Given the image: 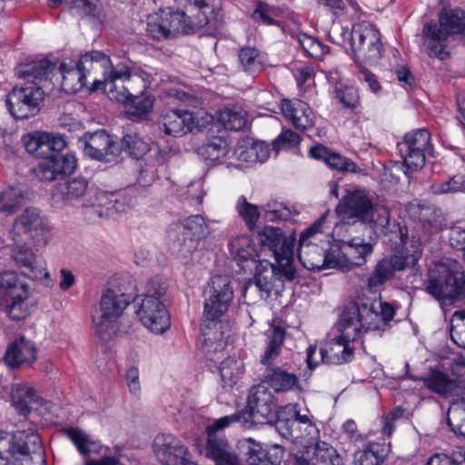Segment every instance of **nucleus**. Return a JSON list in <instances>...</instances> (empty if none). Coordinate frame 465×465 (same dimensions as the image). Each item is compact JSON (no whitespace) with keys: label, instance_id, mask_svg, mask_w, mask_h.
Returning <instances> with one entry per match:
<instances>
[{"label":"nucleus","instance_id":"1","mask_svg":"<svg viewBox=\"0 0 465 465\" xmlns=\"http://www.w3.org/2000/svg\"><path fill=\"white\" fill-rule=\"evenodd\" d=\"M418 227L424 232V236L413 235L409 246L408 228L405 225L398 224L400 246L392 254L383 257L376 263L366 282L370 292H381L385 283L394 278L397 272L413 268L417 264L422 255V241L439 229L437 212L430 207H421Z\"/></svg>","mask_w":465,"mask_h":465},{"label":"nucleus","instance_id":"2","mask_svg":"<svg viewBox=\"0 0 465 465\" xmlns=\"http://www.w3.org/2000/svg\"><path fill=\"white\" fill-rule=\"evenodd\" d=\"M153 77L134 61L125 59L112 64L103 81H94V89H104L111 100L118 103L131 102L128 114L133 120H141L153 106V98L145 94Z\"/></svg>","mask_w":465,"mask_h":465},{"label":"nucleus","instance_id":"3","mask_svg":"<svg viewBox=\"0 0 465 465\" xmlns=\"http://www.w3.org/2000/svg\"><path fill=\"white\" fill-rule=\"evenodd\" d=\"M233 297L234 290L227 276L215 275L211 278L201 324V332L206 343L208 341H222L224 323L221 319L229 310Z\"/></svg>","mask_w":465,"mask_h":465},{"label":"nucleus","instance_id":"4","mask_svg":"<svg viewBox=\"0 0 465 465\" xmlns=\"http://www.w3.org/2000/svg\"><path fill=\"white\" fill-rule=\"evenodd\" d=\"M188 5L185 11L162 10L163 23L167 25L172 38L195 34L210 23L214 14L213 0H183Z\"/></svg>","mask_w":465,"mask_h":465},{"label":"nucleus","instance_id":"5","mask_svg":"<svg viewBox=\"0 0 465 465\" xmlns=\"http://www.w3.org/2000/svg\"><path fill=\"white\" fill-rule=\"evenodd\" d=\"M465 31V14L461 10H450L440 15L439 24L430 21L422 28V37L428 54L444 60L449 57L446 51L448 38L450 35L461 34Z\"/></svg>","mask_w":465,"mask_h":465},{"label":"nucleus","instance_id":"6","mask_svg":"<svg viewBox=\"0 0 465 465\" xmlns=\"http://www.w3.org/2000/svg\"><path fill=\"white\" fill-rule=\"evenodd\" d=\"M256 240L262 252H271L286 281L296 277L294 246L296 239L287 237L278 227L265 225L257 232Z\"/></svg>","mask_w":465,"mask_h":465},{"label":"nucleus","instance_id":"7","mask_svg":"<svg viewBox=\"0 0 465 465\" xmlns=\"http://www.w3.org/2000/svg\"><path fill=\"white\" fill-rule=\"evenodd\" d=\"M165 292V287L152 281L136 311L143 325L154 333H163L171 325L168 311L161 301Z\"/></svg>","mask_w":465,"mask_h":465},{"label":"nucleus","instance_id":"8","mask_svg":"<svg viewBox=\"0 0 465 465\" xmlns=\"http://www.w3.org/2000/svg\"><path fill=\"white\" fill-rule=\"evenodd\" d=\"M425 290L439 301L460 299L465 296V272L438 264L429 271Z\"/></svg>","mask_w":465,"mask_h":465},{"label":"nucleus","instance_id":"9","mask_svg":"<svg viewBox=\"0 0 465 465\" xmlns=\"http://www.w3.org/2000/svg\"><path fill=\"white\" fill-rule=\"evenodd\" d=\"M131 297L120 291L106 289L100 300L101 315L94 317V333L104 341L110 340L115 333V322L130 304Z\"/></svg>","mask_w":465,"mask_h":465},{"label":"nucleus","instance_id":"10","mask_svg":"<svg viewBox=\"0 0 465 465\" xmlns=\"http://www.w3.org/2000/svg\"><path fill=\"white\" fill-rule=\"evenodd\" d=\"M45 93L38 83L15 85L6 95V106L15 119L35 116L44 105Z\"/></svg>","mask_w":465,"mask_h":465},{"label":"nucleus","instance_id":"11","mask_svg":"<svg viewBox=\"0 0 465 465\" xmlns=\"http://www.w3.org/2000/svg\"><path fill=\"white\" fill-rule=\"evenodd\" d=\"M277 406L274 396L264 385L252 388L247 399V410L240 411L242 424L252 427L256 424L272 425L276 418Z\"/></svg>","mask_w":465,"mask_h":465},{"label":"nucleus","instance_id":"12","mask_svg":"<svg viewBox=\"0 0 465 465\" xmlns=\"http://www.w3.org/2000/svg\"><path fill=\"white\" fill-rule=\"evenodd\" d=\"M351 47L356 64L378 63L382 52L379 30L371 25H354L351 33Z\"/></svg>","mask_w":465,"mask_h":465},{"label":"nucleus","instance_id":"13","mask_svg":"<svg viewBox=\"0 0 465 465\" xmlns=\"http://www.w3.org/2000/svg\"><path fill=\"white\" fill-rule=\"evenodd\" d=\"M0 298L10 302L7 313L11 319L20 321L29 315L25 304L29 298V287L15 272H4L0 274Z\"/></svg>","mask_w":465,"mask_h":465},{"label":"nucleus","instance_id":"14","mask_svg":"<svg viewBox=\"0 0 465 465\" xmlns=\"http://www.w3.org/2000/svg\"><path fill=\"white\" fill-rule=\"evenodd\" d=\"M210 232L209 224L198 214L186 218L183 223L172 224L167 234L173 246H182L186 252H192Z\"/></svg>","mask_w":465,"mask_h":465},{"label":"nucleus","instance_id":"15","mask_svg":"<svg viewBox=\"0 0 465 465\" xmlns=\"http://www.w3.org/2000/svg\"><path fill=\"white\" fill-rule=\"evenodd\" d=\"M14 242H33L45 244L49 234L47 223L35 208H26L14 222L10 232Z\"/></svg>","mask_w":465,"mask_h":465},{"label":"nucleus","instance_id":"16","mask_svg":"<svg viewBox=\"0 0 465 465\" xmlns=\"http://www.w3.org/2000/svg\"><path fill=\"white\" fill-rule=\"evenodd\" d=\"M373 252V245L360 239L338 241L330 249V257L333 259L331 266L349 271L355 266H361L366 262V257Z\"/></svg>","mask_w":465,"mask_h":465},{"label":"nucleus","instance_id":"17","mask_svg":"<svg viewBox=\"0 0 465 465\" xmlns=\"http://www.w3.org/2000/svg\"><path fill=\"white\" fill-rule=\"evenodd\" d=\"M353 308L364 331H385L395 315V309L387 302L381 300L371 302H351L348 303Z\"/></svg>","mask_w":465,"mask_h":465},{"label":"nucleus","instance_id":"18","mask_svg":"<svg viewBox=\"0 0 465 465\" xmlns=\"http://www.w3.org/2000/svg\"><path fill=\"white\" fill-rule=\"evenodd\" d=\"M79 141L84 144V154L99 162H116L122 153L119 143L104 129L86 132Z\"/></svg>","mask_w":465,"mask_h":465},{"label":"nucleus","instance_id":"19","mask_svg":"<svg viewBox=\"0 0 465 465\" xmlns=\"http://www.w3.org/2000/svg\"><path fill=\"white\" fill-rule=\"evenodd\" d=\"M153 450L162 465H197L188 448L173 434H158L153 440Z\"/></svg>","mask_w":465,"mask_h":465},{"label":"nucleus","instance_id":"20","mask_svg":"<svg viewBox=\"0 0 465 465\" xmlns=\"http://www.w3.org/2000/svg\"><path fill=\"white\" fill-rule=\"evenodd\" d=\"M76 158L71 153H51L43 157L34 169L35 177L41 182H53L69 175L76 168Z\"/></svg>","mask_w":465,"mask_h":465},{"label":"nucleus","instance_id":"21","mask_svg":"<svg viewBox=\"0 0 465 465\" xmlns=\"http://www.w3.org/2000/svg\"><path fill=\"white\" fill-rule=\"evenodd\" d=\"M265 367L262 383L276 393H286L300 388V380L287 363L279 364L277 360L261 361Z\"/></svg>","mask_w":465,"mask_h":465},{"label":"nucleus","instance_id":"22","mask_svg":"<svg viewBox=\"0 0 465 465\" xmlns=\"http://www.w3.org/2000/svg\"><path fill=\"white\" fill-rule=\"evenodd\" d=\"M372 201L362 190H354L346 194L336 206L335 212L338 217L350 223L351 220L364 222L371 211Z\"/></svg>","mask_w":465,"mask_h":465},{"label":"nucleus","instance_id":"23","mask_svg":"<svg viewBox=\"0 0 465 465\" xmlns=\"http://www.w3.org/2000/svg\"><path fill=\"white\" fill-rule=\"evenodd\" d=\"M280 108L286 122L299 131L304 132L315 124L314 112L307 103L300 99H282Z\"/></svg>","mask_w":465,"mask_h":465},{"label":"nucleus","instance_id":"24","mask_svg":"<svg viewBox=\"0 0 465 465\" xmlns=\"http://www.w3.org/2000/svg\"><path fill=\"white\" fill-rule=\"evenodd\" d=\"M56 69L57 61L44 57L18 64L15 74L19 79L25 80V84L38 83L41 85Z\"/></svg>","mask_w":465,"mask_h":465},{"label":"nucleus","instance_id":"25","mask_svg":"<svg viewBox=\"0 0 465 465\" xmlns=\"http://www.w3.org/2000/svg\"><path fill=\"white\" fill-rule=\"evenodd\" d=\"M8 439V452L12 460L26 455H33L43 450V445L38 433L18 430L13 435L6 431Z\"/></svg>","mask_w":465,"mask_h":465},{"label":"nucleus","instance_id":"26","mask_svg":"<svg viewBox=\"0 0 465 465\" xmlns=\"http://www.w3.org/2000/svg\"><path fill=\"white\" fill-rule=\"evenodd\" d=\"M203 453L215 465H240L239 457L232 450L226 437L206 436Z\"/></svg>","mask_w":465,"mask_h":465},{"label":"nucleus","instance_id":"27","mask_svg":"<svg viewBox=\"0 0 465 465\" xmlns=\"http://www.w3.org/2000/svg\"><path fill=\"white\" fill-rule=\"evenodd\" d=\"M194 124L193 114L188 110H170L162 118L163 131L173 137L183 136L193 131Z\"/></svg>","mask_w":465,"mask_h":465},{"label":"nucleus","instance_id":"28","mask_svg":"<svg viewBox=\"0 0 465 465\" xmlns=\"http://www.w3.org/2000/svg\"><path fill=\"white\" fill-rule=\"evenodd\" d=\"M311 158L324 162L330 168L341 171L357 173L360 168L352 160L344 157L339 153L322 143L312 146L308 153Z\"/></svg>","mask_w":465,"mask_h":465},{"label":"nucleus","instance_id":"29","mask_svg":"<svg viewBox=\"0 0 465 465\" xmlns=\"http://www.w3.org/2000/svg\"><path fill=\"white\" fill-rule=\"evenodd\" d=\"M12 257L15 263L25 270L24 273L31 278H41L46 275L44 268L32 249L27 246L28 242H14Z\"/></svg>","mask_w":465,"mask_h":465},{"label":"nucleus","instance_id":"30","mask_svg":"<svg viewBox=\"0 0 465 465\" xmlns=\"http://www.w3.org/2000/svg\"><path fill=\"white\" fill-rule=\"evenodd\" d=\"M356 311L347 304L342 311L339 322L336 324V336L345 342L356 347L361 339L363 330L358 318L355 316Z\"/></svg>","mask_w":465,"mask_h":465},{"label":"nucleus","instance_id":"31","mask_svg":"<svg viewBox=\"0 0 465 465\" xmlns=\"http://www.w3.org/2000/svg\"><path fill=\"white\" fill-rule=\"evenodd\" d=\"M355 350L356 347L334 335L320 349L321 359L328 364H343L352 361Z\"/></svg>","mask_w":465,"mask_h":465},{"label":"nucleus","instance_id":"32","mask_svg":"<svg viewBox=\"0 0 465 465\" xmlns=\"http://www.w3.org/2000/svg\"><path fill=\"white\" fill-rule=\"evenodd\" d=\"M237 57L242 70L252 75H257L263 72L268 63L266 53L254 46L239 47Z\"/></svg>","mask_w":465,"mask_h":465},{"label":"nucleus","instance_id":"33","mask_svg":"<svg viewBox=\"0 0 465 465\" xmlns=\"http://www.w3.org/2000/svg\"><path fill=\"white\" fill-rule=\"evenodd\" d=\"M298 258L304 268L309 271H322L326 268H333L330 257V250L325 252L316 244H307L300 246L298 249Z\"/></svg>","mask_w":465,"mask_h":465},{"label":"nucleus","instance_id":"34","mask_svg":"<svg viewBox=\"0 0 465 465\" xmlns=\"http://www.w3.org/2000/svg\"><path fill=\"white\" fill-rule=\"evenodd\" d=\"M282 278L286 280L280 271V265L276 267L270 262L266 265L260 264L256 268L254 284L260 292L269 296L272 291L282 286Z\"/></svg>","mask_w":465,"mask_h":465},{"label":"nucleus","instance_id":"35","mask_svg":"<svg viewBox=\"0 0 465 465\" xmlns=\"http://www.w3.org/2000/svg\"><path fill=\"white\" fill-rule=\"evenodd\" d=\"M4 359L9 366L18 367L24 362L35 361L36 350L30 341L21 337L8 346Z\"/></svg>","mask_w":465,"mask_h":465},{"label":"nucleus","instance_id":"36","mask_svg":"<svg viewBox=\"0 0 465 465\" xmlns=\"http://www.w3.org/2000/svg\"><path fill=\"white\" fill-rule=\"evenodd\" d=\"M390 452V444L369 441L354 453L355 465H382Z\"/></svg>","mask_w":465,"mask_h":465},{"label":"nucleus","instance_id":"37","mask_svg":"<svg viewBox=\"0 0 465 465\" xmlns=\"http://www.w3.org/2000/svg\"><path fill=\"white\" fill-rule=\"evenodd\" d=\"M420 380L426 389L444 398L453 396L458 390L457 382L440 371H432Z\"/></svg>","mask_w":465,"mask_h":465},{"label":"nucleus","instance_id":"38","mask_svg":"<svg viewBox=\"0 0 465 465\" xmlns=\"http://www.w3.org/2000/svg\"><path fill=\"white\" fill-rule=\"evenodd\" d=\"M87 190V180L83 177H76L56 185L54 196L65 203H74V202L84 197Z\"/></svg>","mask_w":465,"mask_h":465},{"label":"nucleus","instance_id":"39","mask_svg":"<svg viewBox=\"0 0 465 465\" xmlns=\"http://www.w3.org/2000/svg\"><path fill=\"white\" fill-rule=\"evenodd\" d=\"M230 153V146L226 140L216 136L198 148V154L209 164H221L224 163Z\"/></svg>","mask_w":465,"mask_h":465},{"label":"nucleus","instance_id":"40","mask_svg":"<svg viewBox=\"0 0 465 465\" xmlns=\"http://www.w3.org/2000/svg\"><path fill=\"white\" fill-rule=\"evenodd\" d=\"M62 74V87L67 93H75L86 85V75L73 61L70 65L62 63L58 68Z\"/></svg>","mask_w":465,"mask_h":465},{"label":"nucleus","instance_id":"41","mask_svg":"<svg viewBox=\"0 0 465 465\" xmlns=\"http://www.w3.org/2000/svg\"><path fill=\"white\" fill-rule=\"evenodd\" d=\"M333 98L337 100L344 108L351 111L359 121L362 117V105L360 93L352 85L335 86L333 90Z\"/></svg>","mask_w":465,"mask_h":465},{"label":"nucleus","instance_id":"42","mask_svg":"<svg viewBox=\"0 0 465 465\" xmlns=\"http://www.w3.org/2000/svg\"><path fill=\"white\" fill-rule=\"evenodd\" d=\"M291 36L296 40L304 54L315 60H322L328 51V47L318 38L305 33H292Z\"/></svg>","mask_w":465,"mask_h":465},{"label":"nucleus","instance_id":"43","mask_svg":"<svg viewBox=\"0 0 465 465\" xmlns=\"http://www.w3.org/2000/svg\"><path fill=\"white\" fill-rule=\"evenodd\" d=\"M239 448L245 457V465H268L265 449L260 442L252 438L243 439L239 442Z\"/></svg>","mask_w":465,"mask_h":465},{"label":"nucleus","instance_id":"44","mask_svg":"<svg viewBox=\"0 0 465 465\" xmlns=\"http://www.w3.org/2000/svg\"><path fill=\"white\" fill-rule=\"evenodd\" d=\"M390 210L380 204H372L371 211L368 214V219L364 220V223L370 224L375 231L382 234L391 232L390 225Z\"/></svg>","mask_w":465,"mask_h":465},{"label":"nucleus","instance_id":"45","mask_svg":"<svg viewBox=\"0 0 465 465\" xmlns=\"http://www.w3.org/2000/svg\"><path fill=\"white\" fill-rule=\"evenodd\" d=\"M229 248L240 261L255 260L257 252L249 236L240 235L230 240Z\"/></svg>","mask_w":465,"mask_h":465},{"label":"nucleus","instance_id":"46","mask_svg":"<svg viewBox=\"0 0 465 465\" xmlns=\"http://www.w3.org/2000/svg\"><path fill=\"white\" fill-rule=\"evenodd\" d=\"M12 398L19 413L25 416L31 411V404L38 400L35 391L28 385L18 386L12 394Z\"/></svg>","mask_w":465,"mask_h":465},{"label":"nucleus","instance_id":"47","mask_svg":"<svg viewBox=\"0 0 465 465\" xmlns=\"http://www.w3.org/2000/svg\"><path fill=\"white\" fill-rule=\"evenodd\" d=\"M399 144L429 153H432L433 150L430 133L425 128L406 134L403 142Z\"/></svg>","mask_w":465,"mask_h":465},{"label":"nucleus","instance_id":"48","mask_svg":"<svg viewBox=\"0 0 465 465\" xmlns=\"http://www.w3.org/2000/svg\"><path fill=\"white\" fill-rule=\"evenodd\" d=\"M61 432L72 440L77 450L83 455H88L93 451L94 442L89 436L77 427H64Z\"/></svg>","mask_w":465,"mask_h":465},{"label":"nucleus","instance_id":"49","mask_svg":"<svg viewBox=\"0 0 465 465\" xmlns=\"http://www.w3.org/2000/svg\"><path fill=\"white\" fill-rule=\"evenodd\" d=\"M122 151L124 150L131 157L134 159L142 158L151 149L149 144L144 142L137 134H126L121 140Z\"/></svg>","mask_w":465,"mask_h":465},{"label":"nucleus","instance_id":"50","mask_svg":"<svg viewBox=\"0 0 465 465\" xmlns=\"http://www.w3.org/2000/svg\"><path fill=\"white\" fill-rule=\"evenodd\" d=\"M285 331L281 326H275L269 336V341L261 361L278 360L284 341Z\"/></svg>","mask_w":465,"mask_h":465},{"label":"nucleus","instance_id":"51","mask_svg":"<svg viewBox=\"0 0 465 465\" xmlns=\"http://www.w3.org/2000/svg\"><path fill=\"white\" fill-rule=\"evenodd\" d=\"M220 122L229 130L240 131L246 124L245 113L239 107H226L223 109L219 116Z\"/></svg>","mask_w":465,"mask_h":465},{"label":"nucleus","instance_id":"52","mask_svg":"<svg viewBox=\"0 0 465 465\" xmlns=\"http://www.w3.org/2000/svg\"><path fill=\"white\" fill-rule=\"evenodd\" d=\"M24 196L20 189L9 187L0 193V212L15 213L21 206Z\"/></svg>","mask_w":465,"mask_h":465},{"label":"nucleus","instance_id":"53","mask_svg":"<svg viewBox=\"0 0 465 465\" xmlns=\"http://www.w3.org/2000/svg\"><path fill=\"white\" fill-rule=\"evenodd\" d=\"M48 133L34 132L23 136V143L25 150L37 157H44L46 153V143Z\"/></svg>","mask_w":465,"mask_h":465},{"label":"nucleus","instance_id":"54","mask_svg":"<svg viewBox=\"0 0 465 465\" xmlns=\"http://www.w3.org/2000/svg\"><path fill=\"white\" fill-rule=\"evenodd\" d=\"M398 147L405 165L412 171L421 169L425 164L426 155L431 153L419 149L408 148V146L401 144H398Z\"/></svg>","mask_w":465,"mask_h":465},{"label":"nucleus","instance_id":"55","mask_svg":"<svg viewBox=\"0 0 465 465\" xmlns=\"http://www.w3.org/2000/svg\"><path fill=\"white\" fill-rule=\"evenodd\" d=\"M465 189V176L458 173L448 181L433 183L430 185V192L434 194L456 193Z\"/></svg>","mask_w":465,"mask_h":465},{"label":"nucleus","instance_id":"56","mask_svg":"<svg viewBox=\"0 0 465 465\" xmlns=\"http://www.w3.org/2000/svg\"><path fill=\"white\" fill-rule=\"evenodd\" d=\"M278 15V11L273 6L264 2L257 1L255 9L252 14V18L255 23L265 25H279V22L274 19Z\"/></svg>","mask_w":465,"mask_h":465},{"label":"nucleus","instance_id":"57","mask_svg":"<svg viewBox=\"0 0 465 465\" xmlns=\"http://www.w3.org/2000/svg\"><path fill=\"white\" fill-rule=\"evenodd\" d=\"M236 209L240 216L245 222L250 231H253L257 221L260 218L258 207L250 203L244 196L239 198Z\"/></svg>","mask_w":465,"mask_h":465},{"label":"nucleus","instance_id":"58","mask_svg":"<svg viewBox=\"0 0 465 465\" xmlns=\"http://www.w3.org/2000/svg\"><path fill=\"white\" fill-rule=\"evenodd\" d=\"M236 422L242 423V415L240 412L213 420L206 426V436L225 437L222 431Z\"/></svg>","mask_w":465,"mask_h":465},{"label":"nucleus","instance_id":"59","mask_svg":"<svg viewBox=\"0 0 465 465\" xmlns=\"http://www.w3.org/2000/svg\"><path fill=\"white\" fill-rule=\"evenodd\" d=\"M163 21L164 17L162 11L155 16H151L146 27L147 35L157 41L171 39V35L167 31V25Z\"/></svg>","mask_w":465,"mask_h":465},{"label":"nucleus","instance_id":"60","mask_svg":"<svg viewBox=\"0 0 465 465\" xmlns=\"http://www.w3.org/2000/svg\"><path fill=\"white\" fill-rule=\"evenodd\" d=\"M317 459L320 460V465H342V458L337 450L322 441L317 443Z\"/></svg>","mask_w":465,"mask_h":465},{"label":"nucleus","instance_id":"61","mask_svg":"<svg viewBox=\"0 0 465 465\" xmlns=\"http://www.w3.org/2000/svg\"><path fill=\"white\" fill-rule=\"evenodd\" d=\"M447 422L451 430L465 439V409L451 407L448 412Z\"/></svg>","mask_w":465,"mask_h":465},{"label":"nucleus","instance_id":"62","mask_svg":"<svg viewBox=\"0 0 465 465\" xmlns=\"http://www.w3.org/2000/svg\"><path fill=\"white\" fill-rule=\"evenodd\" d=\"M302 137L292 129H284L272 142V148L279 152L284 149H290L300 144Z\"/></svg>","mask_w":465,"mask_h":465},{"label":"nucleus","instance_id":"63","mask_svg":"<svg viewBox=\"0 0 465 465\" xmlns=\"http://www.w3.org/2000/svg\"><path fill=\"white\" fill-rule=\"evenodd\" d=\"M275 429L285 439L298 438L295 434V427H297V420L295 418H284L282 412H278L273 420Z\"/></svg>","mask_w":465,"mask_h":465},{"label":"nucleus","instance_id":"64","mask_svg":"<svg viewBox=\"0 0 465 465\" xmlns=\"http://www.w3.org/2000/svg\"><path fill=\"white\" fill-rule=\"evenodd\" d=\"M64 5L78 15H95L96 5L92 0H64Z\"/></svg>","mask_w":465,"mask_h":465}]
</instances>
